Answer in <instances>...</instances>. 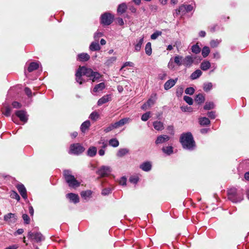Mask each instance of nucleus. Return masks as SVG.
I'll list each match as a JSON object with an SVG mask.
<instances>
[{"label": "nucleus", "mask_w": 249, "mask_h": 249, "mask_svg": "<svg viewBox=\"0 0 249 249\" xmlns=\"http://www.w3.org/2000/svg\"><path fill=\"white\" fill-rule=\"evenodd\" d=\"M83 75L89 77V80H92V82L99 80L102 77L99 72L94 71L90 68H88L85 66L79 67L75 73V80L80 85L86 82L82 78Z\"/></svg>", "instance_id": "f257e3e1"}, {"label": "nucleus", "mask_w": 249, "mask_h": 249, "mask_svg": "<svg viewBox=\"0 0 249 249\" xmlns=\"http://www.w3.org/2000/svg\"><path fill=\"white\" fill-rule=\"evenodd\" d=\"M179 141L185 149L192 151L196 147L195 142L191 132L182 133L180 137Z\"/></svg>", "instance_id": "f03ea898"}, {"label": "nucleus", "mask_w": 249, "mask_h": 249, "mask_svg": "<svg viewBox=\"0 0 249 249\" xmlns=\"http://www.w3.org/2000/svg\"><path fill=\"white\" fill-rule=\"evenodd\" d=\"M244 197V194L242 190L233 188L228 190V198L233 203L241 202Z\"/></svg>", "instance_id": "7ed1b4c3"}, {"label": "nucleus", "mask_w": 249, "mask_h": 249, "mask_svg": "<svg viewBox=\"0 0 249 249\" xmlns=\"http://www.w3.org/2000/svg\"><path fill=\"white\" fill-rule=\"evenodd\" d=\"M63 175L66 182L70 187L75 188L80 185L78 182L74 177L71 175V171L69 170H65L63 172Z\"/></svg>", "instance_id": "20e7f679"}, {"label": "nucleus", "mask_w": 249, "mask_h": 249, "mask_svg": "<svg viewBox=\"0 0 249 249\" xmlns=\"http://www.w3.org/2000/svg\"><path fill=\"white\" fill-rule=\"evenodd\" d=\"M195 6L192 4H182L180 5L178 9L175 10L174 13V17H178L179 15L184 16L187 13H189L194 9Z\"/></svg>", "instance_id": "39448f33"}, {"label": "nucleus", "mask_w": 249, "mask_h": 249, "mask_svg": "<svg viewBox=\"0 0 249 249\" xmlns=\"http://www.w3.org/2000/svg\"><path fill=\"white\" fill-rule=\"evenodd\" d=\"M114 20V16L109 12H105L100 17V23L103 25H110Z\"/></svg>", "instance_id": "423d86ee"}, {"label": "nucleus", "mask_w": 249, "mask_h": 249, "mask_svg": "<svg viewBox=\"0 0 249 249\" xmlns=\"http://www.w3.org/2000/svg\"><path fill=\"white\" fill-rule=\"evenodd\" d=\"M85 148L79 143H73L71 145L70 154L79 155L85 151Z\"/></svg>", "instance_id": "0eeeda50"}, {"label": "nucleus", "mask_w": 249, "mask_h": 249, "mask_svg": "<svg viewBox=\"0 0 249 249\" xmlns=\"http://www.w3.org/2000/svg\"><path fill=\"white\" fill-rule=\"evenodd\" d=\"M111 172V170L110 167L103 165L96 171V173L101 177H105L108 176Z\"/></svg>", "instance_id": "6e6552de"}, {"label": "nucleus", "mask_w": 249, "mask_h": 249, "mask_svg": "<svg viewBox=\"0 0 249 249\" xmlns=\"http://www.w3.org/2000/svg\"><path fill=\"white\" fill-rule=\"evenodd\" d=\"M18 216L15 213H8L4 215L3 220L9 224H14L16 222Z\"/></svg>", "instance_id": "1a4fd4ad"}, {"label": "nucleus", "mask_w": 249, "mask_h": 249, "mask_svg": "<svg viewBox=\"0 0 249 249\" xmlns=\"http://www.w3.org/2000/svg\"><path fill=\"white\" fill-rule=\"evenodd\" d=\"M28 237L33 238L36 242H40L44 240L43 235L40 232H36L35 233L29 231L28 233Z\"/></svg>", "instance_id": "9d476101"}, {"label": "nucleus", "mask_w": 249, "mask_h": 249, "mask_svg": "<svg viewBox=\"0 0 249 249\" xmlns=\"http://www.w3.org/2000/svg\"><path fill=\"white\" fill-rule=\"evenodd\" d=\"M16 115L18 117L20 120L24 123H26L28 121V115L26 111L23 110H18L15 112Z\"/></svg>", "instance_id": "9b49d317"}, {"label": "nucleus", "mask_w": 249, "mask_h": 249, "mask_svg": "<svg viewBox=\"0 0 249 249\" xmlns=\"http://www.w3.org/2000/svg\"><path fill=\"white\" fill-rule=\"evenodd\" d=\"M16 187L19 194L25 200L27 199V191L23 184L20 183L17 185Z\"/></svg>", "instance_id": "f8f14e48"}, {"label": "nucleus", "mask_w": 249, "mask_h": 249, "mask_svg": "<svg viewBox=\"0 0 249 249\" xmlns=\"http://www.w3.org/2000/svg\"><path fill=\"white\" fill-rule=\"evenodd\" d=\"M178 80V78H176L175 79H170L169 80L167 81L164 85V89L166 90H168L169 89H170L171 88H172L175 85Z\"/></svg>", "instance_id": "ddd939ff"}, {"label": "nucleus", "mask_w": 249, "mask_h": 249, "mask_svg": "<svg viewBox=\"0 0 249 249\" xmlns=\"http://www.w3.org/2000/svg\"><path fill=\"white\" fill-rule=\"evenodd\" d=\"M131 120V119L129 118H124L120 120H119L118 122H115L114 123V125L115 127V128H117L119 127L122 126L125 124L129 123V122Z\"/></svg>", "instance_id": "4468645a"}, {"label": "nucleus", "mask_w": 249, "mask_h": 249, "mask_svg": "<svg viewBox=\"0 0 249 249\" xmlns=\"http://www.w3.org/2000/svg\"><path fill=\"white\" fill-rule=\"evenodd\" d=\"M169 139H170V137L168 135H160L157 137V138L155 141V143L156 144H161V143L169 141Z\"/></svg>", "instance_id": "2eb2a0df"}, {"label": "nucleus", "mask_w": 249, "mask_h": 249, "mask_svg": "<svg viewBox=\"0 0 249 249\" xmlns=\"http://www.w3.org/2000/svg\"><path fill=\"white\" fill-rule=\"evenodd\" d=\"M193 62V58L191 55H187L184 58H183V65L186 67H190Z\"/></svg>", "instance_id": "dca6fc26"}, {"label": "nucleus", "mask_w": 249, "mask_h": 249, "mask_svg": "<svg viewBox=\"0 0 249 249\" xmlns=\"http://www.w3.org/2000/svg\"><path fill=\"white\" fill-rule=\"evenodd\" d=\"M140 168L145 172H148L151 170L152 165L150 161H145L140 165Z\"/></svg>", "instance_id": "f3484780"}, {"label": "nucleus", "mask_w": 249, "mask_h": 249, "mask_svg": "<svg viewBox=\"0 0 249 249\" xmlns=\"http://www.w3.org/2000/svg\"><path fill=\"white\" fill-rule=\"evenodd\" d=\"M67 197L71 201L74 203H77L79 201V198L77 195L71 193L67 194Z\"/></svg>", "instance_id": "a211bd4d"}, {"label": "nucleus", "mask_w": 249, "mask_h": 249, "mask_svg": "<svg viewBox=\"0 0 249 249\" xmlns=\"http://www.w3.org/2000/svg\"><path fill=\"white\" fill-rule=\"evenodd\" d=\"M90 58V56L87 53H81L77 55V59L81 62H86Z\"/></svg>", "instance_id": "6ab92c4d"}, {"label": "nucleus", "mask_w": 249, "mask_h": 249, "mask_svg": "<svg viewBox=\"0 0 249 249\" xmlns=\"http://www.w3.org/2000/svg\"><path fill=\"white\" fill-rule=\"evenodd\" d=\"M111 99V96L110 95L107 94L106 95H104L102 97H101L100 99H99L97 102V105L98 106H101L104 104H105L108 102Z\"/></svg>", "instance_id": "aec40b11"}, {"label": "nucleus", "mask_w": 249, "mask_h": 249, "mask_svg": "<svg viewBox=\"0 0 249 249\" xmlns=\"http://www.w3.org/2000/svg\"><path fill=\"white\" fill-rule=\"evenodd\" d=\"M90 125V122L89 120H87L83 122L80 126V130L82 133H85L88 130Z\"/></svg>", "instance_id": "412c9836"}, {"label": "nucleus", "mask_w": 249, "mask_h": 249, "mask_svg": "<svg viewBox=\"0 0 249 249\" xmlns=\"http://www.w3.org/2000/svg\"><path fill=\"white\" fill-rule=\"evenodd\" d=\"M167 76V72L162 69L159 70L158 74V79L160 80H164Z\"/></svg>", "instance_id": "4be33fe9"}, {"label": "nucleus", "mask_w": 249, "mask_h": 249, "mask_svg": "<svg viewBox=\"0 0 249 249\" xmlns=\"http://www.w3.org/2000/svg\"><path fill=\"white\" fill-rule=\"evenodd\" d=\"M198 122L199 124L201 126L208 125L211 123L210 120L205 117H200L198 119Z\"/></svg>", "instance_id": "5701e85b"}, {"label": "nucleus", "mask_w": 249, "mask_h": 249, "mask_svg": "<svg viewBox=\"0 0 249 249\" xmlns=\"http://www.w3.org/2000/svg\"><path fill=\"white\" fill-rule=\"evenodd\" d=\"M97 153V148L95 146H90L88 149L87 155L90 157H94Z\"/></svg>", "instance_id": "b1692460"}, {"label": "nucleus", "mask_w": 249, "mask_h": 249, "mask_svg": "<svg viewBox=\"0 0 249 249\" xmlns=\"http://www.w3.org/2000/svg\"><path fill=\"white\" fill-rule=\"evenodd\" d=\"M156 96H157V95L156 93L152 94L151 95V96H150V98L146 102V105H147L148 106V107H150L154 105V104L156 102V100L157 99Z\"/></svg>", "instance_id": "393cba45"}, {"label": "nucleus", "mask_w": 249, "mask_h": 249, "mask_svg": "<svg viewBox=\"0 0 249 249\" xmlns=\"http://www.w3.org/2000/svg\"><path fill=\"white\" fill-rule=\"evenodd\" d=\"M89 49L91 51H99L101 47L98 43V41L92 42L90 44Z\"/></svg>", "instance_id": "a878e982"}, {"label": "nucleus", "mask_w": 249, "mask_h": 249, "mask_svg": "<svg viewBox=\"0 0 249 249\" xmlns=\"http://www.w3.org/2000/svg\"><path fill=\"white\" fill-rule=\"evenodd\" d=\"M105 83L102 82L95 86L93 89L94 92H97L100 91H102L105 88Z\"/></svg>", "instance_id": "bb28decb"}, {"label": "nucleus", "mask_w": 249, "mask_h": 249, "mask_svg": "<svg viewBox=\"0 0 249 249\" xmlns=\"http://www.w3.org/2000/svg\"><path fill=\"white\" fill-rule=\"evenodd\" d=\"M144 37L140 38L137 40V43L134 44L135 51L136 52H139L142 47V45L143 42Z\"/></svg>", "instance_id": "cd10ccee"}, {"label": "nucleus", "mask_w": 249, "mask_h": 249, "mask_svg": "<svg viewBox=\"0 0 249 249\" xmlns=\"http://www.w3.org/2000/svg\"><path fill=\"white\" fill-rule=\"evenodd\" d=\"M195 100L198 104H201L205 101V97L203 94L199 93L196 96Z\"/></svg>", "instance_id": "c85d7f7f"}, {"label": "nucleus", "mask_w": 249, "mask_h": 249, "mask_svg": "<svg viewBox=\"0 0 249 249\" xmlns=\"http://www.w3.org/2000/svg\"><path fill=\"white\" fill-rule=\"evenodd\" d=\"M153 126H154V128L158 131L162 130L164 128L163 124L160 121L154 122H153Z\"/></svg>", "instance_id": "c756f323"}, {"label": "nucleus", "mask_w": 249, "mask_h": 249, "mask_svg": "<svg viewBox=\"0 0 249 249\" xmlns=\"http://www.w3.org/2000/svg\"><path fill=\"white\" fill-rule=\"evenodd\" d=\"M39 67V64L37 62H33L30 63L28 68V71L31 72L35 70H37Z\"/></svg>", "instance_id": "7c9ffc66"}, {"label": "nucleus", "mask_w": 249, "mask_h": 249, "mask_svg": "<svg viewBox=\"0 0 249 249\" xmlns=\"http://www.w3.org/2000/svg\"><path fill=\"white\" fill-rule=\"evenodd\" d=\"M202 71L200 70H196L193 72L190 75V78L192 80H195L199 78L202 75Z\"/></svg>", "instance_id": "2f4dec72"}, {"label": "nucleus", "mask_w": 249, "mask_h": 249, "mask_svg": "<svg viewBox=\"0 0 249 249\" xmlns=\"http://www.w3.org/2000/svg\"><path fill=\"white\" fill-rule=\"evenodd\" d=\"M162 151L169 156L173 153V147L172 146H164L162 148Z\"/></svg>", "instance_id": "473e14b6"}, {"label": "nucleus", "mask_w": 249, "mask_h": 249, "mask_svg": "<svg viewBox=\"0 0 249 249\" xmlns=\"http://www.w3.org/2000/svg\"><path fill=\"white\" fill-rule=\"evenodd\" d=\"M129 153V150L127 148H120L119 149L117 153V156L118 157H123L124 155H126Z\"/></svg>", "instance_id": "72a5a7b5"}, {"label": "nucleus", "mask_w": 249, "mask_h": 249, "mask_svg": "<svg viewBox=\"0 0 249 249\" xmlns=\"http://www.w3.org/2000/svg\"><path fill=\"white\" fill-rule=\"evenodd\" d=\"M127 9V5L125 3H122L118 5L117 12L121 14L124 13Z\"/></svg>", "instance_id": "f704fd0d"}, {"label": "nucleus", "mask_w": 249, "mask_h": 249, "mask_svg": "<svg viewBox=\"0 0 249 249\" xmlns=\"http://www.w3.org/2000/svg\"><path fill=\"white\" fill-rule=\"evenodd\" d=\"M211 67V63L209 61H204L200 65V68L204 71L208 70Z\"/></svg>", "instance_id": "c9c22d12"}, {"label": "nucleus", "mask_w": 249, "mask_h": 249, "mask_svg": "<svg viewBox=\"0 0 249 249\" xmlns=\"http://www.w3.org/2000/svg\"><path fill=\"white\" fill-rule=\"evenodd\" d=\"M108 144L113 147H117L119 145V142L116 138H112L109 140Z\"/></svg>", "instance_id": "e433bc0d"}, {"label": "nucleus", "mask_w": 249, "mask_h": 249, "mask_svg": "<svg viewBox=\"0 0 249 249\" xmlns=\"http://www.w3.org/2000/svg\"><path fill=\"white\" fill-rule=\"evenodd\" d=\"M174 62L178 66L183 65V57L176 55L174 57Z\"/></svg>", "instance_id": "4c0bfd02"}, {"label": "nucleus", "mask_w": 249, "mask_h": 249, "mask_svg": "<svg viewBox=\"0 0 249 249\" xmlns=\"http://www.w3.org/2000/svg\"><path fill=\"white\" fill-rule=\"evenodd\" d=\"M117 59V57L116 56H112L107 58L105 64L107 66H109L114 63Z\"/></svg>", "instance_id": "58836bf2"}, {"label": "nucleus", "mask_w": 249, "mask_h": 249, "mask_svg": "<svg viewBox=\"0 0 249 249\" xmlns=\"http://www.w3.org/2000/svg\"><path fill=\"white\" fill-rule=\"evenodd\" d=\"M210 48L207 46H204L202 50L201 54L203 57H206L210 53Z\"/></svg>", "instance_id": "ea45409f"}, {"label": "nucleus", "mask_w": 249, "mask_h": 249, "mask_svg": "<svg viewBox=\"0 0 249 249\" xmlns=\"http://www.w3.org/2000/svg\"><path fill=\"white\" fill-rule=\"evenodd\" d=\"M92 194V192L90 190H87L86 191H82L81 193V196L84 199H86L89 198Z\"/></svg>", "instance_id": "a19ab883"}, {"label": "nucleus", "mask_w": 249, "mask_h": 249, "mask_svg": "<svg viewBox=\"0 0 249 249\" xmlns=\"http://www.w3.org/2000/svg\"><path fill=\"white\" fill-rule=\"evenodd\" d=\"M145 53L148 55H150L152 53V48H151V44L150 42H148L146 43L145 47Z\"/></svg>", "instance_id": "79ce46f5"}, {"label": "nucleus", "mask_w": 249, "mask_h": 249, "mask_svg": "<svg viewBox=\"0 0 249 249\" xmlns=\"http://www.w3.org/2000/svg\"><path fill=\"white\" fill-rule=\"evenodd\" d=\"M213 87V84L211 82L205 83L203 85V89L206 92L211 90Z\"/></svg>", "instance_id": "37998d69"}, {"label": "nucleus", "mask_w": 249, "mask_h": 249, "mask_svg": "<svg viewBox=\"0 0 249 249\" xmlns=\"http://www.w3.org/2000/svg\"><path fill=\"white\" fill-rule=\"evenodd\" d=\"M214 107V103L212 102H207L205 103V106H204V109L205 110H210L211 109H213Z\"/></svg>", "instance_id": "c03bdc74"}, {"label": "nucleus", "mask_w": 249, "mask_h": 249, "mask_svg": "<svg viewBox=\"0 0 249 249\" xmlns=\"http://www.w3.org/2000/svg\"><path fill=\"white\" fill-rule=\"evenodd\" d=\"M191 49L192 52L196 54L198 53L201 51L200 48L199 47L197 44L193 45Z\"/></svg>", "instance_id": "a18cd8bd"}, {"label": "nucleus", "mask_w": 249, "mask_h": 249, "mask_svg": "<svg viewBox=\"0 0 249 249\" xmlns=\"http://www.w3.org/2000/svg\"><path fill=\"white\" fill-rule=\"evenodd\" d=\"M99 114L97 112L93 111L90 114L89 118L91 120L96 121L99 118Z\"/></svg>", "instance_id": "49530a36"}, {"label": "nucleus", "mask_w": 249, "mask_h": 249, "mask_svg": "<svg viewBox=\"0 0 249 249\" xmlns=\"http://www.w3.org/2000/svg\"><path fill=\"white\" fill-rule=\"evenodd\" d=\"M183 92V88L182 87L180 86L178 87V88L176 89V95L177 97H181L182 95V93Z\"/></svg>", "instance_id": "de8ad7c7"}, {"label": "nucleus", "mask_w": 249, "mask_h": 249, "mask_svg": "<svg viewBox=\"0 0 249 249\" xmlns=\"http://www.w3.org/2000/svg\"><path fill=\"white\" fill-rule=\"evenodd\" d=\"M195 91V89L193 87H189L185 89V93L186 94H189L190 95H193Z\"/></svg>", "instance_id": "09e8293b"}, {"label": "nucleus", "mask_w": 249, "mask_h": 249, "mask_svg": "<svg viewBox=\"0 0 249 249\" xmlns=\"http://www.w3.org/2000/svg\"><path fill=\"white\" fill-rule=\"evenodd\" d=\"M150 117V112H146V113H144L142 115L141 117V119L143 121H147L149 118Z\"/></svg>", "instance_id": "8fccbe9b"}, {"label": "nucleus", "mask_w": 249, "mask_h": 249, "mask_svg": "<svg viewBox=\"0 0 249 249\" xmlns=\"http://www.w3.org/2000/svg\"><path fill=\"white\" fill-rule=\"evenodd\" d=\"M11 108L9 106H6L5 110L2 112V114L6 117H9L11 115Z\"/></svg>", "instance_id": "3c124183"}, {"label": "nucleus", "mask_w": 249, "mask_h": 249, "mask_svg": "<svg viewBox=\"0 0 249 249\" xmlns=\"http://www.w3.org/2000/svg\"><path fill=\"white\" fill-rule=\"evenodd\" d=\"M10 196L12 198L16 199L17 201H19L20 199L18 194L15 191H12Z\"/></svg>", "instance_id": "603ef678"}, {"label": "nucleus", "mask_w": 249, "mask_h": 249, "mask_svg": "<svg viewBox=\"0 0 249 249\" xmlns=\"http://www.w3.org/2000/svg\"><path fill=\"white\" fill-rule=\"evenodd\" d=\"M183 100L189 105H192L193 104V99L188 96H184L183 97Z\"/></svg>", "instance_id": "864d4df0"}, {"label": "nucleus", "mask_w": 249, "mask_h": 249, "mask_svg": "<svg viewBox=\"0 0 249 249\" xmlns=\"http://www.w3.org/2000/svg\"><path fill=\"white\" fill-rule=\"evenodd\" d=\"M114 129H116L114 125V124H109L107 127L104 128V131L106 133H108Z\"/></svg>", "instance_id": "5fc2aeb1"}, {"label": "nucleus", "mask_w": 249, "mask_h": 249, "mask_svg": "<svg viewBox=\"0 0 249 249\" xmlns=\"http://www.w3.org/2000/svg\"><path fill=\"white\" fill-rule=\"evenodd\" d=\"M161 35V32L160 31H156L151 35V38L155 40L157 39L158 36Z\"/></svg>", "instance_id": "6e6d98bb"}, {"label": "nucleus", "mask_w": 249, "mask_h": 249, "mask_svg": "<svg viewBox=\"0 0 249 249\" xmlns=\"http://www.w3.org/2000/svg\"><path fill=\"white\" fill-rule=\"evenodd\" d=\"M22 218L25 224H29L30 223V218L27 214H23Z\"/></svg>", "instance_id": "4d7b16f0"}, {"label": "nucleus", "mask_w": 249, "mask_h": 249, "mask_svg": "<svg viewBox=\"0 0 249 249\" xmlns=\"http://www.w3.org/2000/svg\"><path fill=\"white\" fill-rule=\"evenodd\" d=\"M181 110L184 112H192L193 111V108L190 107H188L187 106H182L180 107Z\"/></svg>", "instance_id": "13d9d810"}, {"label": "nucleus", "mask_w": 249, "mask_h": 249, "mask_svg": "<svg viewBox=\"0 0 249 249\" xmlns=\"http://www.w3.org/2000/svg\"><path fill=\"white\" fill-rule=\"evenodd\" d=\"M219 43L220 41H219L218 39L212 40L210 42V45L212 47L215 48L216 47Z\"/></svg>", "instance_id": "bf43d9fd"}, {"label": "nucleus", "mask_w": 249, "mask_h": 249, "mask_svg": "<svg viewBox=\"0 0 249 249\" xmlns=\"http://www.w3.org/2000/svg\"><path fill=\"white\" fill-rule=\"evenodd\" d=\"M103 36V34L100 32H96L94 35V38L95 41H98L100 37Z\"/></svg>", "instance_id": "052dcab7"}, {"label": "nucleus", "mask_w": 249, "mask_h": 249, "mask_svg": "<svg viewBox=\"0 0 249 249\" xmlns=\"http://www.w3.org/2000/svg\"><path fill=\"white\" fill-rule=\"evenodd\" d=\"M139 181V178L136 176H132L129 178V181L133 184H136Z\"/></svg>", "instance_id": "680f3d73"}, {"label": "nucleus", "mask_w": 249, "mask_h": 249, "mask_svg": "<svg viewBox=\"0 0 249 249\" xmlns=\"http://www.w3.org/2000/svg\"><path fill=\"white\" fill-rule=\"evenodd\" d=\"M111 193V189L110 188H105L102 191V194L104 196L108 195Z\"/></svg>", "instance_id": "e2e57ef3"}, {"label": "nucleus", "mask_w": 249, "mask_h": 249, "mask_svg": "<svg viewBox=\"0 0 249 249\" xmlns=\"http://www.w3.org/2000/svg\"><path fill=\"white\" fill-rule=\"evenodd\" d=\"M12 105L14 108H20L22 107L21 104L17 101L13 102L12 104Z\"/></svg>", "instance_id": "0e129e2a"}, {"label": "nucleus", "mask_w": 249, "mask_h": 249, "mask_svg": "<svg viewBox=\"0 0 249 249\" xmlns=\"http://www.w3.org/2000/svg\"><path fill=\"white\" fill-rule=\"evenodd\" d=\"M133 66H134L133 63H132L131 62H129V61L126 62L124 63L123 66L121 68V70L123 69V68H124V67H125L126 66H129V67H133Z\"/></svg>", "instance_id": "69168bd1"}, {"label": "nucleus", "mask_w": 249, "mask_h": 249, "mask_svg": "<svg viewBox=\"0 0 249 249\" xmlns=\"http://www.w3.org/2000/svg\"><path fill=\"white\" fill-rule=\"evenodd\" d=\"M207 115L211 119H214L216 117L215 112L214 111L208 112Z\"/></svg>", "instance_id": "338daca9"}, {"label": "nucleus", "mask_w": 249, "mask_h": 249, "mask_svg": "<svg viewBox=\"0 0 249 249\" xmlns=\"http://www.w3.org/2000/svg\"><path fill=\"white\" fill-rule=\"evenodd\" d=\"M120 184L123 186H125L126 184V178L123 177L121 178L119 182Z\"/></svg>", "instance_id": "774afa93"}]
</instances>
